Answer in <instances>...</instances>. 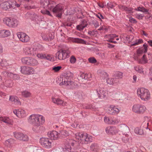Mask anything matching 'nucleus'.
I'll return each mask as SVG.
<instances>
[{
  "label": "nucleus",
  "mask_w": 152,
  "mask_h": 152,
  "mask_svg": "<svg viewBox=\"0 0 152 152\" xmlns=\"http://www.w3.org/2000/svg\"><path fill=\"white\" fill-rule=\"evenodd\" d=\"M28 122L33 125L37 124H42L45 122L43 117L39 115H32L28 119Z\"/></svg>",
  "instance_id": "1"
},
{
  "label": "nucleus",
  "mask_w": 152,
  "mask_h": 152,
  "mask_svg": "<svg viewBox=\"0 0 152 152\" xmlns=\"http://www.w3.org/2000/svg\"><path fill=\"white\" fill-rule=\"evenodd\" d=\"M28 122L33 125L37 124H42L45 122L43 117L39 115H32L28 119Z\"/></svg>",
  "instance_id": "2"
},
{
  "label": "nucleus",
  "mask_w": 152,
  "mask_h": 152,
  "mask_svg": "<svg viewBox=\"0 0 152 152\" xmlns=\"http://www.w3.org/2000/svg\"><path fill=\"white\" fill-rule=\"evenodd\" d=\"M137 94L141 99L144 101L148 100L150 97V93L148 90L143 88L137 89Z\"/></svg>",
  "instance_id": "3"
},
{
  "label": "nucleus",
  "mask_w": 152,
  "mask_h": 152,
  "mask_svg": "<svg viewBox=\"0 0 152 152\" xmlns=\"http://www.w3.org/2000/svg\"><path fill=\"white\" fill-rule=\"evenodd\" d=\"M64 7L62 4H58L54 7L52 12L56 17L61 18L64 11Z\"/></svg>",
  "instance_id": "4"
},
{
  "label": "nucleus",
  "mask_w": 152,
  "mask_h": 152,
  "mask_svg": "<svg viewBox=\"0 0 152 152\" xmlns=\"http://www.w3.org/2000/svg\"><path fill=\"white\" fill-rule=\"evenodd\" d=\"M4 23L10 27H15L18 24V20L15 19L6 17L3 19Z\"/></svg>",
  "instance_id": "5"
},
{
  "label": "nucleus",
  "mask_w": 152,
  "mask_h": 152,
  "mask_svg": "<svg viewBox=\"0 0 152 152\" xmlns=\"http://www.w3.org/2000/svg\"><path fill=\"white\" fill-rule=\"evenodd\" d=\"M21 61L23 64L28 65L35 66L38 64L37 61L35 59L30 57H24L21 59Z\"/></svg>",
  "instance_id": "6"
},
{
  "label": "nucleus",
  "mask_w": 152,
  "mask_h": 152,
  "mask_svg": "<svg viewBox=\"0 0 152 152\" xmlns=\"http://www.w3.org/2000/svg\"><path fill=\"white\" fill-rule=\"evenodd\" d=\"M75 136L76 138L78 140L80 139L82 141L84 142L85 144H87L88 142L91 141V137L88 136L87 134L85 135L82 133H77Z\"/></svg>",
  "instance_id": "7"
},
{
  "label": "nucleus",
  "mask_w": 152,
  "mask_h": 152,
  "mask_svg": "<svg viewBox=\"0 0 152 152\" xmlns=\"http://www.w3.org/2000/svg\"><path fill=\"white\" fill-rule=\"evenodd\" d=\"M146 110L145 106L139 104H134L132 107L133 111L138 114L143 113Z\"/></svg>",
  "instance_id": "8"
},
{
  "label": "nucleus",
  "mask_w": 152,
  "mask_h": 152,
  "mask_svg": "<svg viewBox=\"0 0 152 152\" xmlns=\"http://www.w3.org/2000/svg\"><path fill=\"white\" fill-rule=\"evenodd\" d=\"M51 140L45 137H42L40 139V142L41 145L46 148H50L51 147Z\"/></svg>",
  "instance_id": "9"
},
{
  "label": "nucleus",
  "mask_w": 152,
  "mask_h": 152,
  "mask_svg": "<svg viewBox=\"0 0 152 152\" xmlns=\"http://www.w3.org/2000/svg\"><path fill=\"white\" fill-rule=\"evenodd\" d=\"M13 5L11 2L6 1L1 3L0 4V7L1 9L4 10H9V9L13 8Z\"/></svg>",
  "instance_id": "10"
},
{
  "label": "nucleus",
  "mask_w": 152,
  "mask_h": 152,
  "mask_svg": "<svg viewBox=\"0 0 152 152\" xmlns=\"http://www.w3.org/2000/svg\"><path fill=\"white\" fill-rule=\"evenodd\" d=\"M14 135L15 138L21 141H27L28 140V137L26 135L22 133L16 132Z\"/></svg>",
  "instance_id": "11"
},
{
  "label": "nucleus",
  "mask_w": 152,
  "mask_h": 152,
  "mask_svg": "<svg viewBox=\"0 0 152 152\" xmlns=\"http://www.w3.org/2000/svg\"><path fill=\"white\" fill-rule=\"evenodd\" d=\"M18 37L20 40L23 42H27L29 40V37L26 34L21 32L17 33Z\"/></svg>",
  "instance_id": "12"
},
{
  "label": "nucleus",
  "mask_w": 152,
  "mask_h": 152,
  "mask_svg": "<svg viewBox=\"0 0 152 152\" xmlns=\"http://www.w3.org/2000/svg\"><path fill=\"white\" fill-rule=\"evenodd\" d=\"M21 72L25 74H31L33 73L34 70L31 67L23 66L21 67Z\"/></svg>",
  "instance_id": "13"
},
{
  "label": "nucleus",
  "mask_w": 152,
  "mask_h": 152,
  "mask_svg": "<svg viewBox=\"0 0 152 152\" xmlns=\"http://www.w3.org/2000/svg\"><path fill=\"white\" fill-rule=\"evenodd\" d=\"M48 136L51 140H57L60 138L59 133L55 131H53L48 133Z\"/></svg>",
  "instance_id": "14"
},
{
  "label": "nucleus",
  "mask_w": 152,
  "mask_h": 152,
  "mask_svg": "<svg viewBox=\"0 0 152 152\" xmlns=\"http://www.w3.org/2000/svg\"><path fill=\"white\" fill-rule=\"evenodd\" d=\"M97 92L99 98L102 99L106 98L107 94V92L102 88L97 90Z\"/></svg>",
  "instance_id": "15"
},
{
  "label": "nucleus",
  "mask_w": 152,
  "mask_h": 152,
  "mask_svg": "<svg viewBox=\"0 0 152 152\" xmlns=\"http://www.w3.org/2000/svg\"><path fill=\"white\" fill-rule=\"evenodd\" d=\"M105 130L107 133L112 135L115 134L118 132L117 129L115 127L111 126L107 127Z\"/></svg>",
  "instance_id": "16"
},
{
  "label": "nucleus",
  "mask_w": 152,
  "mask_h": 152,
  "mask_svg": "<svg viewBox=\"0 0 152 152\" xmlns=\"http://www.w3.org/2000/svg\"><path fill=\"white\" fill-rule=\"evenodd\" d=\"M143 47L140 48L137 50V55L139 56L140 55L143 53H146L147 50L148 45L146 44H144Z\"/></svg>",
  "instance_id": "17"
},
{
  "label": "nucleus",
  "mask_w": 152,
  "mask_h": 152,
  "mask_svg": "<svg viewBox=\"0 0 152 152\" xmlns=\"http://www.w3.org/2000/svg\"><path fill=\"white\" fill-rule=\"evenodd\" d=\"M66 79L65 77H61V79L60 80L61 81V82L60 83V86L65 85L66 86H68L71 85L73 83V81L70 80H67Z\"/></svg>",
  "instance_id": "18"
},
{
  "label": "nucleus",
  "mask_w": 152,
  "mask_h": 152,
  "mask_svg": "<svg viewBox=\"0 0 152 152\" xmlns=\"http://www.w3.org/2000/svg\"><path fill=\"white\" fill-rule=\"evenodd\" d=\"M42 124L33 125V130L35 132L38 133L42 131L44 128L41 126Z\"/></svg>",
  "instance_id": "19"
},
{
  "label": "nucleus",
  "mask_w": 152,
  "mask_h": 152,
  "mask_svg": "<svg viewBox=\"0 0 152 152\" xmlns=\"http://www.w3.org/2000/svg\"><path fill=\"white\" fill-rule=\"evenodd\" d=\"M108 112L111 115L117 114L119 112V110L116 108L110 106L108 110Z\"/></svg>",
  "instance_id": "20"
},
{
  "label": "nucleus",
  "mask_w": 152,
  "mask_h": 152,
  "mask_svg": "<svg viewBox=\"0 0 152 152\" xmlns=\"http://www.w3.org/2000/svg\"><path fill=\"white\" fill-rule=\"evenodd\" d=\"M10 35V32L8 30H3L0 31V37H7Z\"/></svg>",
  "instance_id": "21"
},
{
  "label": "nucleus",
  "mask_w": 152,
  "mask_h": 152,
  "mask_svg": "<svg viewBox=\"0 0 152 152\" xmlns=\"http://www.w3.org/2000/svg\"><path fill=\"white\" fill-rule=\"evenodd\" d=\"M9 100L16 104L20 105L21 104L19 99L17 97L14 96H10Z\"/></svg>",
  "instance_id": "22"
},
{
  "label": "nucleus",
  "mask_w": 152,
  "mask_h": 152,
  "mask_svg": "<svg viewBox=\"0 0 152 152\" xmlns=\"http://www.w3.org/2000/svg\"><path fill=\"white\" fill-rule=\"evenodd\" d=\"M97 73L100 76L101 78L102 79L107 77L108 76V74L106 72L101 69L98 70Z\"/></svg>",
  "instance_id": "23"
},
{
  "label": "nucleus",
  "mask_w": 152,
  "mask_h": 152,
  "mask_svg": "<svg viewBox=\"0 0 152 152\" xmlns=\"http://www.w3.org/2000/svg\"><path fill=\"white\" fill-rule=\"evenodd\" d=\"M41 7L45 9H48V6L49 3L48 0H40V1Z\"/></svg>",
  "instance_id": "24"
},
{
  "label": "nucleus",
  "mask_w": 152,
  "mask_h": 152,
  "mask_svg": "<svg viewBox=\"0 0 152 152\" xmlns=\"http://www.w3.org/2000/svg\"><path fill=\"white\" fill-rule=\"evenodd\" d=\"M71 40L73 42L77 43L82 44H86V42L84 41V40L79 38H71Z\"/></svg>",
  "instance_id": "25"
},
{
  "label": "nucleus",
  "mask_w": 152,
  "mask_h": 152,
  "mask_svg": "<svg viewBox=\"0 0 152 152\" xmlns=\"http://www.w3.org/2000/svg\"><path fill=\"white\" fill-rule=\"evenodd\" d=\"M52 99V101L54 103L58 105H62L63 106L65 105V104H64L63 101L60 99L53 97Z\"/></svg>",
  "instance_id": "26"
},
{
  "label": "nucleus",
  "mask_w": 152,
  "mask_h": 152,
  "mask_svg": "<svg viewBox=\"0 0 152 152\" xmlns=\"http://www.w3.org/2000/svg\"><path fill=\"white\" fill-rule=\"evenodd\" d=\"M3 85L7 87H11L13 84L11 80L7 79L3 82Z\"/></svg>",
  "instance_id": "27"
},
{
  "label": "nucleus",
  "mask_w": 152,
  "mask_h": 152,
  "mask_svg": "<svg viewBox=\"0 0 152 152\" xmlns=\"http://www.w3.org/2000/svg\"><path fill=\"white\" fill-rule=\"evenodd\" d=\"M121 9L125 11L127 13H133V9L130 7H128L125 6H121Z\"/></svg>",
  "instance_id": "28"
},
{
  "label": "nucleus",
  "mask_w": 152,
  "mask_h": 152,
  "mask_svg": "<svg viewBox=\"0 0 152 152\" xmlns=\"http://www.w3.org/2000/svg\"><path fill=\"white\" fill-rule=\"evenodd\" d=\"M68 132L66 130H62L60 131L59 133L60 138H64L69 136Z\"/></svg>",
  "instance_id": "29"
},
{
  "label": "nucleus",
  "mask_w": 152,
  "mask_h": 152,
  "mask_svg": "<svg viewBox=\"0 0 152 152\" xmlns=\"http://www.w3.org/2000/svg\"><path fill=\"white\" fill-rule=\"evenodd\" d=\"M120 131L124 133V134H126L128 132L129 130V127L125 125H123L120 126Z\"/></svg>",
  "instance_id": "30"
},
{
  "label": "nucleus",
  "mask_w": 152,
  "mask_h": 152,
  "mask_svg": "<svg viewBox=\"0 0 152 152\" xmlns=\"http://www.w3.org/2000/svg\"><path fill=\"white\" fill-rule=\"evenodd\" d=\"M18 117L20 118L24 117L26 115V114L25 111L22 109L18 110Z\"/></svg>",
  "instance_id": "31"
},
{
  "label": "nucleus",
  "mask_w": 152,
  "mask_h": 152,
  "mask_svg": "<svg viewBox=\"0 0 152 152\" xmlns=\"http://www.w3.org/2000/svg\"><path fill=\"white\" fill-rule=\"evenodd\" d=\"M99 147L97 144L94 143L91 144L90 146V149L93 152H97L98 151Z\"/></svg>",
  "instance_id": "32"
},
{
  "label": "nucleus",
  "mask_w": 152,
  "mask_h": 152,
  "mask_svg": "<svg viewBox=\"0 0 152 152\" xmlns=\"http://www.w3.org/2000/svg\"><path fill=\"white\" fill-rule=\"evenodd\" d=\"M56 58L60 60H63L64 59V58L63 53L62 50H60L57 52L56 53Z\"/></svg>",
  "instance_id": "33"
},
{
  "label": "nucleus",
  "mask_w": 152,
  "mask_h": 152,
  "mask_svg": "<svg viewBox=\"0 0 152 152\" xmlns=\"http://www.w3.org/2000/svg\"><path fill=\"white\" fill-rule=\"evenodd\" d=\"M24 51L26 55L32 54L33 52V49L30 47H26L24 49Z\"/></svg>",
  "instance_id": "34"
},
{
  "label": "nucleus",
  "mask_w": 152,
  "mask_h": 152,
  "mask_svg": "<svg viewBox=\"0 0 152 152\" xmlns=\"http://www.w3.org/2000/svg\"><path fill=\"white\" fill-rule=\"evenodd\" d=\"M1 121H3V122L8 124H11V122L9 118L7 117H1L0 118Z\"/></svg>",
  "instance_id": "35"
},
{
  "label": "nucleus",
  "mask_w": 152,
  "mask_h": 152,
  "mask_svg": "<svg viewBox=\"0 0 152 152\" xmlns=\"http://www.w3.org/2000/svg\"><path fill=\"white\" fill-rule=\"evenodd\" d=\"M55 2L53 1H49V3L48 6V8L47 9H48L51 11H53V9L56 6Z\"/></svg>",
  "instance_id": "36"
},
{
  "label": "nucleus",
  "mask_w": 152,
  "mask_h": 152,
  "mask_svg": "<svg viewBox=\"0 0 152 152\" xmlns=\"http://www.w3.org/2000/svg\"><path fill=\"white\" fill-rule=\"evenodd\" d=\"M62 149L64 152H70L71 148L69 144H66Z\"/></svg>",
  "instance_id": "37"
},
{
  "label": "nucleus",
  "mask_w": 152,
  "mask_h": 152,
  "mask_svg": "<svg viewBox=\"0 0 152 152\" xmlns=\"http://www.w3.org/2000/svg\"><path fill=\"white\" fill-rule=\"evenodd\" d=\"M113 118L112 117H105L104 121L105 123L107 124H113Z\"/></svg>",
  "instance_id": "38"
},
{
  "label": "nucleus",
  "mask_w": 152,
  "mask_h": 152,
  "mask_svg": "<svg viewBox=\"0 0 152 152\" xmlns=\"http://www.w3.org/2000/svg\"><path fill=\"white\" fill-rule=\"evenodd\" d=\"M134 131L135 133L137 134L142 135L144 134L143 129H141V128H140L138 127H137L135 128Z\"/></svg>",
  "instance_id": "39"
},
{
  "label": "nucleus",
  "mask_w": 152,
  "mask_h": 152,
  "mask_svg": "<svg viewBox=\"0 0 152 152\" xmlns=\"http://www.w3.org/2000/svg\"><path fill=\"white\" fill-rule=\"evenodd\" d=\"M106 81L108 84L113 85L115 83H116L118 81L116 80L115 78H109Z\"/></svg>",
  "instance_id": "40"
},
{
  "label": "nucleus",
  "mask_w": 152,
  "mask_h": 152,
  "mask_svg": "<svg viewBox=\"0 0 152 152\" xmlns=\"http://www.w3.org/2000/svg\"><path fill=\"white\" fill-rule=\"evenodd\" d=\"M64 58L65 59L69 57V54H70V52L68 50H62Z\"/></svg>",
  "instance_id": "41"
},
{
  "label": "nucleus",
  "mask_w": 152,
  "mask_h": 152,
  "mask_svg": "<svg viewBox=\"0 0 152 152\" xmlns=\"http://www.w3.org/2000/svg\"><path fill=\"white\" fill-rule=\"evenodd\" d=\"M121 139L124 142H126L129 140V135L127 133L124 134H123L122 136Z\"/></svg>",
  "instance_id": "42"
},
{
  "label": "nucleus",
  "mask_w": 152,
  "mask_h": 152,
  "mask_svg": "<svg viewBox=\"0 0 152 152\" xmlns=\"http://www.w3.org/2000/svg\"><path fill=\"white\" fill-rule=\"evenodd\" d=\"M62 77L66 78V80H71V79L72 77V74L70 72H68L65 74Z\"/></svg>",
  "instance_id": "43"
},
{
  "label": "nucleus",
  "mask_w": 152,
  "mask_h": 152,
  "mask_svg": "<svg viewBox=\"0 0 152 152\" xmlns=\"http://www.w3.org/2000/svg\"><path fill=\"white\" fill-rule=\"evenodd\" d=\"M2 74L4 76H8V77H10V76H15L17 77V76L16 75H14V74L12 73H9L8 71H4L3 72H2Z\"/></svg>",
  "instance_id": "44"
},
{
  "label": "nucleus",
  "mask_w": 152,
  "mask_h": 152,
  "mask_svg": "<svg viewBox=\"0 0 152 152\" xmlns=\"http://www.w3.org/2000/svg\"><path fill=\"white\" fill-rule=\"evenodd\" d=\"M115 80L116 79H121L123 77V73L121 72H118L114 75Z\"/></svg>",
  "instance_id": "45"
},
{
  "label": "nucleus",
  "mask_w": 152,
  "mask_h": 152,
  "mask_svg": "<svg viewBox=\"0 0 152 152\" xmlns=\"http://www.w3.org/2000/svg\"><path fill=\"white\" fill-rule=\"evenodd\" d=\"M22 95L23 96L27 98L29 97L31 95V93L27 91H23L22 92Z\"/></svg>",
  "instance_id": "46"
},
{
  "label": "nucleus",
  "mask_w": 152,
  "mask_h": 152,
  "mask_svg": "<svg viewBox=\"0 0 152 152\" xmlns=\"http://www.w3.org/2000/svg\"><path fill=\"white\" fill-rule=\"evenodd\" d=\"M137 10L138 11L142 12L144 13H148V10L147 9H145L143 7H138Z\"/></svg>",
  "instance_id": "47"
},
{
  "label": "nucleus",
  "mask_w": 152,
  "mask_h": 152,
  "mask_svg": "<svg viewBox=\"0 0 152 152\" xmlns=\"http://www.w3.org/2000/svg\"><path fill=\"white\" fill-rule=\"evenodd\" d=\"M8 65V64L7 61L5 59L2 60L1 62L0 63V65L2 67L6 66Z\"/></svg>",
  "instance_id": "48"
},
{
  "label": "nucleus",
  "mask_w": 152,
  "mask_h": 152,
  "mask_svg": "<svg viewBox=\"0 0 152 152\" xmlns=\"http://www.w3.org/2000/svg\"><path fill=\"white\" fill-rule=\"evenodd\" d=\"M76 98L79 100H81L82 99V95L81 93H78L76 95Z\"/></svg>",
  "instance_id": "49"
},
{
  "label": "nucleus",
  "mask_w": 152,
  "mask_h": 152,
  "mask_svg": "<svg viewBox=\"0 0 152 152\" xmlns=\"http://www.w3.org/2000/svg\"><path fill=\"white\" fill-rule=\"evenodd\" d=\"M89 62L91 63L94 64L97 62L96 59L94 57H91L88 59Z\"/></svg>",
  "instance_id": "50"
},
{
  "label": "nucleus",
  "mask_w": 152,
  "mask_h": 152,
  "mask_svg": "<svg viewBox=\"0 0 152 152\" xmlns=\"http://www.w3.org/2000/svg\"><path fill=\"white\" fill-rule=\"evenodd\" d=\"M80 24L85 28L88 25V23L87 20L83 19L81 20Z\"/></svg>",
  "instance_id": "51"
},
{
  "label": "nucleus",
  "mask_w": 152,
  "mask_h": 152,
  "mask_svg": "<svg viewBox=\"0 0 152 152\" xmlns=\"http://www.w3.org/2000/svg\"><path fill=\"white\" fill-rule=\"evenodd\" d=\"M41 12L43 14H46L50 16H52V15H51L50 12L48 10L46 9H45V10H41Z\"/></svg>",
  "instance_id": "52"
},
{
  "label": "nucleus",
  "mask_w": 152,
  "mask_h": 152,
  "mask_svg": "<svg viewBox=\"0 0 152 152\" xmlns=\"http://www.w3.org/2000/svg\"><path fill=\"white\" fill-rule=\"evenodd\" d=\"M148 123H146V122L143 123L142 125L140 128H142V129H148Z\"/></svg>",
  "instance_id": "53"
},
{
  "label": "nucleus",
  "mask_w": 152,
  "mask_h": 152,
  "mask_svg": "<svg viewBox=\"0 0 152 152\" xmlns=\"http://www.w3.org/2000/svg\"><path fill=\"white\" fill-rule=\"evenodd\" d=\"M134 69L136 71L138 72L139 73H141L143 72L142 69L140 67L135 66L134 67Z\"/></svg>",
  "instance_id": "54"
},
{
  "label": "nucleus",
  "mask_w": 152,
  "mask_h": 152,
  "mask_svg": "<svg viewBox=\"0 0 152 152\" xmlns=\"http://www.w3.org/2000/svg\"><path fill=\"white\" fill-rule=\"evenodd\" d=\"M45 59H46L50 61L53 60V56L49 54H45Z\"/></svg>",
  "instance_id": "55"
},
{
  "label": "nucleus",
  "mask_w": 152,
  "mask_h": 152,
  "mask_svg": "<svg viewBox=\"0 0 152 152\" xmlns=\"http://www.w3.org/2000/svg\"><path fill=\"white\" fill-rule=\"evenodd\" d=\"M62 67L61 66H54L52 68V70L55 72H58L61 68Z\"/></svg>",
  "instance_id": "56"
},
{
  "label": "nucleus",
  "mask_w": 152,
  "mask_h": 152,
  "mask_svg": "<svg viewBox=\"0 0 152 152\" xmlns=\"http://www.w3.org/2000/svg\"><path fill=\"white\" fill-rule=\"evenodd\" d=\"M84 28V26H82V24H80L76 26L77 29L79 31L83 30Z\"/></svg>",
  "instance_id": "57"
},
{
  "label": "nucleus",
  "mask_w": 152,
  "mask_h": 152,
  "mask_svg": "<svg viewBox=\"0 0 152 152\" xmlns=\"http://www.w3.org/2000/svg\"><path fill=\"white\" fill-rule=\"evenodd\" d=\"M76 60V58L75 57L73 56H72L70 57V61L71 63L74 64Z\"/></svg>",
  "instance_id": "58"
},
{
  "label": "nucleus",
  "mask_w": 152,
  "mask_h": 152,
  "mask_svg": "<svg viewBox=\"0 0 152 152\" xmlns=\"http://www.w3.org/2000/svg\"><path fill=\"white\" fill-rule=\"evenodd\" d=\"M136 17L138 19H142L144 16L143 14H137L136 15Z\"/></svg>",
  "instance_id": "59"
},
{
  "label": "nucleus",
  "mask_w": 152,
  "mask_h": 152,
  "mask_svg": "<svg viewBox=\"0 0 152 152\" xmlns=\"http://www.w3.org/2000/svg\"><path fill=\"white\" fill-rule=\"evenodd\" d=\"M37 56L39 58L43 59L45 58V54H42V53H38L37 54Z\"/></svg>",
  "instance_id": "60"
},
{
  "label": "nucleus",
  "mask_w": 152,
  "mask_h": 152,
  "mask_svg": "<svg viewBox=\"0 0 152 152\" xmlns=\"http://www.w3.org/2000/svg\"><path fill=\"white\" fill-rule=\"evenodd\" d=\"M116 37H118V36L115 34H111L109 35V38L112 40L114 39Z\"/></svg>",
  "instance_id": "61"
},
{
  "label": "nucleus",
  "mask_w": 152,
  "mask_h": 152,
  "mask_svg": "<svg viewBox=\"0 0 152 152\" xmlns=\"http://www.w3.org/2000/svg\"><path fill=\"white\" fill-rule=\"evenodd\" d=\"M143 42V41L141 39H139L138 40V41L137 42L136 41V43L132 45L135 46L137 45H138L140 44L141 43H142Z\"/></svg>",
  "instance_id": "62"
},
{
  "label": "nucleus",
  "mask_w": 152,
  "mask_h": 152,
  "mask_svg": "<svg viewBox=\"0 0 152 152\" xmlns=\"http://www.w3.org/2000/svg\"><path fill=\"white\" fill-rule=\"evenodd\" d=\"M88 75H86V74L83 73L80 75V77L82 79L86 80L87 79V76Z\"/></svg>",
  "instance_id": "63"
},
{
  "label": "nucleus",
  "mask_w": 152,
  "mask_h": 152,
  "mask_svg": "<svg viewBox=\"0 0 152 152\" xmlns=\"http://www.w3.org/2000/svg\"><path fill=\"white\" fill-rule=\"evenodd\" d=\"M129 21L131 23H137V21L134 18H130L129 19Z\"/></svg>",
  "instance_id": "64"
}]
</instances>
